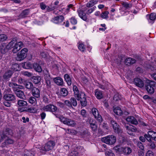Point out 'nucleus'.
I'll return each instance as SVG.
<instances>
[{
  "mask_svg": "<svg viewBox=\"0 0 156 156\" xmlns=\"http://www.w3.org/2000/svg\"><path fill=\"white\" fill-rule=\"evenodd\" d=\"M156 85L155 82L148 80L147 81L145 85V89L149 93L152 94L154 92V87Z\"/></svg>",
  "mask_w": 156,
  "mask_h": 156,
  "instance_id": "1",
  "label": "nucleus"
},
{
  "mask_svg": "<svg viewBox=\"0 0 156 156\" xmlns=\"http://www.w3.org/2000/svg\"><path fill=\"white\" fill-rule=\"evenodd\" d=\"M116 140V137L113 135H109L101 139V141L108 144L112 145L115 143Z\"/></svg>",
  "mask_w": 156,
  "mask_h": 156,
  "instance_id": "2",
  "label": "nucleus"
},
{
  "mask_svg": "<svg viewBox=\"0 0 156 156\" xmlns=\"http://www.w3.org/2000/svg\"><path fill=\"white\" fill-rule=\"evenodd\" d=\"M55 142L53 141H49L42 147L41 150V152L43 153L52 150L55 146Z\"/></svg>",
  "mask_w": 156,
  "mask_h": 156,
  "instance_id": "3",
  "label": "nucleus"
},
{
  "mask_svg": "<svg viewBox=\"0 0 156 156\" xmlns=\"http://www.w3.org/2000/svg\"><path fill=\"white\" fill-rule=\"evenodd\" d=\"M58 118L61 122L68 126L73 127L76 124L75 122L70 119L65 118L62 116H59Z\"/></svg>",
  "mask_w": 156,
  "mask_h": 156,
  "instance_id": "4",
  "label": "nucleus"
},
{
  "mask_svg": "<svg viewBox=\"0 0 156 156\" xmlns=\"http://www.w3.org/2000/svg\"><path fill=\"white\" fill-rule=\"evenodd\" d=\"M28 50L26 48L22 49L21 51L18 53L16 57V60L18 61H21L23 60L26 56Z\"/></svg>",
  "mask_w": 156,
  "mask_h": 156,
  "instance_id": "5",
  "label": "nucleus"
},
{
  "mask_svg": "<svg viewBox=\"0 0 156 156\" xmlns=\"http://www.w3.org/2000/svg\"><path fill=\"white\" fill-rule=\"evenodd\" d=\"M57 109L56 106L51 104L44 106L42 108V109L45 111L52 112H56Z\"/></svg>",
  "mask_w": 156,
  "mask_h": 156,
  "instance_id": "6",
  "label": "nucleus"
},
{
  "mask_svg": "<svg viewBox=\"0 0 156 156\" xmlns=\"http://www.w3.org/2000/svg\"><path fill=\"white\" fill-rule=\"evenodd\" d=\"M111 123L112 125L115 133L118 134L122 133V131L120 128L119 126L115 121L113 119H111Z\"/></svg>",
  "mask_w": 156,
  "mask_h": 156,
  "instance_id": "7",
  "label": "nucleus"
},
{
  "mask_svg": "<svg viewBox=\"0 0 156 156\" xmlns=\"http://www.w3.org/2000/svg\"><path fill=\"white\" fill-rule=\"evenodd\" d=\"M4 95L3 96V98L7 101H15V95L12 94H7L6 91L4 92Z\"/></svg>",
  "mask_w": 156,
  "mask_h": 156,
  "instance_id": "8",
  "label": "nucleus"
},
{
  "mask_svg": "<svg viewBox=\"0 0 156 156\" xmlns=\"http://www.w3.org/2000/svg\"><path fill=\"white\" fill-rule=\"evenodd\" d=\"M14 73L13 71L7 70L5 71L2 76L3 79L5 81H8L12 77Z\"/></svg>",
  "mask_w": 156,
  "mask_h": 156,
  "instance_id": "9",
  "label": "nucleus"
},
{
  "mask_svg": "<svg viewBox=\"0 0 156 156\" xmlns=\"http://www.w3.org/2000/svg\"><path fill=\"white\" fill-rule=\"evenodd\" d=\"M92 112L95 118L100 122H101L102 121V118L101 116L99 114L98 110L95 108H93L92 109Z\"/></svg>",
  "mask_w": 156,
  "mask_h": 156,
  "instance_id": "10",
  "label": "nucleus"
},
{
  "mask_svg": "<svg viewBox=\"0 0 156 156\" xmlns=\"http://www.w3.org/2000/svg\"><path fill=\"white\" fill-rule=\"evenodd\" d=\"M127 133L130 135L133 134V132L137 131V129L135 127L131 125H125L124 126Z\"/></svg>",
  "mask_w": 156,
  "mask_h": 156,
  "instance_id": "11",
  "label": "nucleus"
},
{
  "mask_svg": "<svg viewBox=\"0 0 156 156\" xmlns=\"http://www.w3.org/2000/svg\"><path fill=\"white\" fill-rule=\"evenodd\" d=\"M23 44V43L21 41L16 43L13 47L12 52L14 53H16L22 48Z\"/></svg>",
  "mask_w": 156,
  "mask_h": 156,
  "instance_id": "12",
  "label": "nucleus"
},
{
  "mask_svg": "<svg viewBox=\"0 0 156 156\" xmlns=\"http://www.w3.org/2000/svg\"><path fill=\"white\" fill-rule=\"evenodd\" d=\"M133 81L135 84L138 87L141 88L144 86L143 81L140 78H136L134 79Z\"/></svg>",
  "mask_w": 156,
  "mask_h": 156,
  "instance_id": "13",
  "label": "nucleus"
},
{
  "mask_svg": "<svg viewBox=\"0 0 156 156\" xmlns=\"http://www.w3.org/2000/svg\"><path fill=\"white\" fill-rule=\"evenodd\" d=\"M13 90L18 97L22 99H24L25 98L24 92L22 91L16 89H14Z\"/></svg>",
  "mask_w": 156,
  "mask_h": 156,
  "instance_id": "14",
  "label": "nucleus"
},
{
  "mask_svg": "<svg viewBox=\"0 0 156 156\" xmlns=\"http://www.w3.org/2000/svg\"><path fill=\"white\" fill-rule=\"evenodd\" d=\"M126 120L128 122L134 125H137L138 122L136 119L133 116H129L126 119Z\"/></svg>",
  "mask_w": 156,
  "mask_h": 156,
  "instance_id": "15",
  "label": "nucleus"
},
{
  "mask_svg": "<svg viewBox=\"0 0 156 156\" xmlns=\"http://www.w3.org/2000/svg\"><path fill=\"white\" fill-rule=\"evenodd\" d=\"M40 90L37 88L34 87L31 90L32 95L35 98H39L40 97Z\"/></svg>",
  "mask_w": 156,
  "mask_h": 156,
  "instance_id": "16",
  "label": "nucleus"
},
{
  "mask_svg": "<svg viewBox=\"0 0 156 156\" xmlns=\"http://www.w3.org/2000/svg\"><path fill=\"white\" fill-rule=\"evenodd\" d=\"M44 79L47 86V87L48 88H50L51 85V78L50 76V75L45 74V75Z\"/></svg>",
  "mask_w": 156,
  "mask_h": 156,
  "instance_id": "17",
  "label": "nucleus"
},
{
  "mask_svg": "<svg viewBox=\"0 0 156 156\" xmlns=\"http://www.w3.org/2000/svg\"><path fill=\"white\" fill-rule=\"evenodd\" d=\"M64 18L62 15L55 17L53 19V22L56 24H59L63 22Z\"/></svg>",
  "mask_w": 156,
  "mask_h": 156,
  "instance_id": "18",
  "label": "nucleus"
},
{
  "mask_svg": "<svg viewBox=\"0 0 156 156\" xmlns=\"http://www.w3.org/2000/svg\"><path fill=\"white\" fill-rule=\"evenodd\" d=\"M29 9H26L23 11L18 16V19L23 18L26 17L29 13Z\"/></svg>",
  "mask_w": 156,
  "mask_h": 156,
  "instance_id": "19",
  "label": "nucleus"
},
{
  "mask_svg": "<svg viewBox=\"0 0 156 156\" xmlns=\"http://www.w3.org/2000/svg\"><path fill=\"white\" fill-rule=\"evenodd\" d=\"M136 62V61L134 59L129 57L125 60L124 63L126 65L129 66L134 63Z\"/></svg>",
  "mask_w": 156,
  "mask_h": 156,
  "instance_id": "20",
  "label": "nucleus"
},
{
  "mask_svg": "<svg viewBox=\"0 0 156 156\" xmlns=\"http://www.w3.org/2000/svg\"><path fill=\"white\" fill-rule=\"evenodd\" d=\"M5 139V141L2 144L3 147H5L6 145L13 144L14 142V140L9 137H7Z\"/></svg>",
  "mask_w": 156,
  "mask_h": 156,
  "instance_id": "21",
  "label": "nucleus"
},
{
  "mask_svg": "<svg viewBox=\"0 0 156 156\" xmlns=\"http://www.w3.org/2000/svg\"><path fill=\"white\" fill-rule=\"evenodd\" d=\"M95 95L97 98L98 99H101L103 97L102 91L98 89H96L94 91Z\"/></svg>",
  "mask_w": 156,
  "mask_h": 156,
  "instance_id": "22",
  "label": "nucleus"
},
{
  "mask_svg": "<svg viewBox=\"0 0 156 156\" xmlns=\"http://www.w3.org/2000/svg\"><path fill=\"white\" fill-rule=\"evenodd\" d=\"M7 46L6 44L5 43L0 44V50L2 53L5 54L8 51V49L7 48Z\"/></svg>",
  "mask_w": 156,
  "mask_h": 156,
  "instance_id": "23",
  "label": "nucleus"
},
{
  "mask_svg": "<svg viewBox=\"0 0 156 156\" xmlns=\"http://www.w3.org/2000/svg\"><path fill=\"white\" fill-rule=\"evenodd\" d=\"M53 80L58 85L62 86L63 84V80L60 77H56L53 79Z\"/></svg>",
  "mask_w": 156,
  "mask_h": 156,
  "instance_id": "24",
  "label": "nucleus"
},
{
  "mask_svg": "<svg viewBox=\"0 0 156 156\" xmlns=\"http://www.w3.org/2000/svg\"><path fill=\"white\" fill-rule=\"evenodd\" d=\"M3 134L5 135L6 138L8 137V136H11L12 134V130L9 128H7L3 131L2 132Z\"/></svg>",
  "mask_w": 156,
  "mask_h": 156,
  "instance_id": "25",
  "label": "nucleus"
},
{
  "mask_svg": "<svg viewBox=\"0 0 156 156\" xmlns=\"http://www.w3.org/2000/svg\"><path fill=\"white\" fill-rule=\"evenodd\" d=\"M132 152L131 149L129 147H126L123 148L122 153L125 155L129 154Z\"/></svg>",
  "mask_w": 156,
  "mask_h": 156,
  "instance_id": "26",
  "label": "nucleus"
},
{
  "mask_svg": "<svg viewBox=\"0 0 156 156\" xmlns=\"http://www.w3.org/2000/svg\"><path fill=\"white\" fill-rule=\"evenodd\" d=\"M24 86L27 89L29 90H31L34 87L32 83L27 80L24 83Z\"/></svg>",
  "mask_w": 156,
  "mask_h": 156,
  "instance_id": "27",
  "label": "nucleus"
},
{
  "mask_svg": "<svg viewBox=\"0 0 156 156\" xmlns=\"http://www.w3.org/2000/svg\"><path fill=\"white\" fill-rule=\"evenodd\" d=\"M33 67L35 70L38 72H41L42 70L41 67L37 63H35L33 64Z\"/></svg>",
  "mask_w": 156,
  "mask_h": 156,
  "instance_id": "28",
  "label": "nucleus"
},
{
  "mask_svg": "<svg viewBox=\"0 0 156 156\" xmlns=\"http://www.w3.org/2000/svg\"><path fill=\"white\" fill-rule=\"evenodd\" d=\"M79 15L83 20L86 21L87 18L86 15L83 10H80L78 12Z\"/></svg>",
  "mask_w": 156,
  "mask_h": 156,
  "instance_id": "29",
  "label": "nucleus"
},
{
  "mask_svg": "<svg viewBox=\"0 0 156 156\" xmlns=\"http://www.w3.org/2000/svg\"><path fill=\"white\" fill-rule=\"evenodd\" d=\"M114 112L118 115H121L122 114V111L121 108L119 107H116L113 109Z\"/></svg>",
  "mask_w": 156,
  "mask_h": 156,
  "instance_id": "30",
  "label": "nucleus"
},
{
  "mask_svg": "<svg viewBox=\"0 0 156 156\" xmlns=\"http://www.w3.org/2000/svg\"><path fill=\"white\" fill-rule=\"evenodd\" d=\"M64 79L69 86L72 83L71 80L69 75L67 74H65Z\"/></svg>",
  "mask_w": 156,
  "mask_h": 156,
  "instance_id": "31",
  "label": "nucleus"
},
{
  "mask_svg": "<svg viewBox=\"0 0 156 156\" xmlns=\"http://www.w3.org/2000/svg\"><path fill=\"white\" fill-rule=\"evenodd\" d=\"M75 97L77 98L78 100L79 101L80 99H82L83 98H85L86 96L84 93L80 91L77 95H76Z\"/></svg>",
  "mask_w": 156,
  "mask_h": 156,
  "instance_id": "32",
  "label": "nucleus"
},
{
  "mask_svg": "<svg viewBox=\"0 0 156 156\" xmlns=\"http://www.w3.org/2000/svg\"><path fill=\"white\" fill-rule=\"evenodd\" d=\"M32 80L34 83H38L41 81V77L39 76H33L32 78Z\"/></svg>",
  "mask_w": 156,
  "mask_h": 156,
  "instance_id": "33",
  "label": "nucleus"
},
{
  "mask_svg": "<svg viewBox=\"0 0 156 156\" xmlns=\"http://www.w3.org/2000/svg\"><path fill=\"white\" fill-rule=\"evenodd\" d=\"M26 112L30 113H35L37 112V110L34 107H31L29 108H26Z\"/></svg>",
  "mask_w": 156,
  "mask_h": 156,
  "instance_id": "34",
  "label": "nucleus"
},
{
  "mask_svg": "<svg viewBox=\"0 0 156 156\" xmlns=\"http://www.w3.org/2000/svg\"><path fill=\"white\" fill-rule=\"evenodd\" d=\"M97 3V1L95 0H92L87 3L86 6L88 7H90L94 6Z\"/></svg>",
  "mask_w": 156,
  "mask_h": 156,
  "instance_id": "35",
  "label": "nucleus"
},
{
  "mask_svg": "<svg viewBox=\"0 0 156 156\" xmlns=\"http://www.w3.org/2000/svg\"><path fill=\"white\" fill-rule=\"evenodd\" d=\"M60 94L62 96L65 97L67 95L68 92L66 88H62L61 89Z\"/></svg>",
  "mask_w": 156,
  "mask_h": 156,
  "instance_id": "36",
  "label": "nucleus"
},
{
  "mask_svg": "<svg viewBox=\"0 0 156 156\" xmlns=\"http://www.w3.org/2000/svg\"><path fill=\"white\" fill-rule=\"evenodd\" d=\"M23 67L26 69H31L33 65L30 62H25L23 66Z\"/></svg>",
  "mask_w": 156,
  "mask_h": 156,
  "instance_id": "37",
  "label": "nucleus"
},
{
  "mask_svg": "<svg viewBox=\"0 0 156 156\" xmlns=\"http://www.w3.org/2000/svg\"><path fill=\"white\" fill-rule=\"evenodd\" d=\"M17 104L20 106H24L27 105V101L23 100H19L18 101Z\"/></svg>",
  "mask_w": 156,
  "mask_h": 156,
  "instance_id": "38",
  "label": "nucleus"
},
{
  "mask_svg": "<svg viewBox=\"0 0 156 156\" xmlns=\"http://www.w3.org/2000/svg\"><path fill=\"white\" fill-rule=\"evenodd\" d=\"M24 156H34V152L31 151L26 150L24 153Z\"/></svg>",
  "mask_w": 156,
  "mask_h": 156,
  "instance_id": "39",
  "label": "nucleus"
},
{
  "mask_svg": "<svg viewBox=\"0 0 156 156\" xmlns=\"http://www.w3.org/2000/svg\"><path fill=\"white\" fill-rule=\"evenodd\" d=\"M90 124L91 128L94 132H95L97 129V126L95 122H92L91 121H90Z\"/></svg>",
  "mask_w": 156,
  "mask_h": 156,
  "instance_id": "40",
  "label": "nucleus"
},
{
  "mask_svg": "<svg viewBox=\"0 0 156 156\" xmlns=\"http://www.w3.org/2000/svg\"><path fill=\"white\" fill-rule=\"evenodd\" d=\"M151 131H149L147 132V134L144 135V136L147 140L149 142H151Z\"/></svg>",
  "mask_w": 156,
  "mask_h": 156,
  "instance_id": "41",
  "label": "nucleus"
},
{
  "mask_svg": "<svg viewBox=\"0 0 156 156\" xmlns=\"http://www.w3.org/2000/svg\"><path fill=\"white\" fill-rule=\"evenodd\" d=\"M147 16H148L149 19L152 21H154L156 19V15L154 13H151L150 15H147Z\"/></svg>",
  "mask_w": 156,
  "mask_h": 156,
  "instance_id": "42",
  "label": "nucleus"
},
{
  "mask_svg": "<svg viewBox=\"0 0 156 156\" xmlns=\"http://www.w3.org/2000/svg\"><path fill=\"white\" fill-rule=\"evenodd\" d=\"M28 101L29 103L32 104H35L37 103L36 99L33 97H30Z\"/></svg>",
  "mask_w": 156,
  "mask_h": 156,
  "instance_id": "43",
  "label": "nucleus"
},
{
  "mask_svg": "<svg viewBox=\"0 0 156 156\" xmlns=\"http://www.w3.org/2000/svg\"><path fill=\"white\" fill-rule=\"evenodd\" d=\"M80 101L81 105L83 106H85L87 105V101L86 98H83L82 99L79 100Z\"/></svg>",
  "mask_w": 156,
  "mask_h": 156,
  "instance_id": "44",
  "label": "nucleus"
},
{
  "mask_svg": "<svg viewBox=\"0 0 156 156\" xmlns=\"http://www.w3.org/2000/svg\"><path fill=\"white\" fill-rule=\"evenodd\" d=\"M8 38L7 36L4 34H0V41H4L6 40Z\"/></svg>",
  "mask_w": 156,
  "mask_h": 156,
  "instance_id": "45",
  "label": "nucleus"
},
{
  "mask_svg": "<svg viewBox=\"0 0 156 156\" xmlns=\"http://www.w3.org/2000/svg\"><path fill=\"white\" fill-rule=\"evenodd\" d=\"M123 148V147L118 146L115 147L114 149L116 152H118L120 153H122Z\"/></svg>",
  "mask_w": 156,
  "mask_h": 156,
  "instance_id": "46",
  "label": "nucleus"
},
{
  "mask_svg": "<svg viewBox=\"0 0 156 156\" xmlns=\"http://www.w3.org/2000/svg\"><path fill=\"white\" fill-rule=\"evenodd\" d=\"M109 12L108 11H105L102 12L101 14V17L104 19H107L108 18V14Z\"/></svg>",
  "mask_w": 156,
  "mask_h": 156,
  "instance_id": "47",
  "label": "nucleus"
},
{
  "mask_svg": "<svg viewBox=\"0 0 156 156\" xmlns=\"http://www.w3.org/2000/svg\"><path fill=\"white\" fill-rule=\"evenodd\" d=\"M73 90L74 92L75 96L77 95L80 92L79 91L77 87L76 86H73Z\"/></svg>",
  "mask_w": 156,
  "mask_h": 156,
  "instance_id": "48",
  "label": "nucleus"
},
{
  "mask_svg": "<svg viewBox=\"0 0 156 156\" xmlns=\"http://www.w3.org/2000/svg\"><path fill=\"white\" fill-rule=\"evenodd\" d=\"M123 58V55L119 56L118 58L116 59V62L118 64L120 65L121 64Z\"/></svg>",
  "mask_w": 156,
  "mask_h": 156,
  "instance_id": "49",
  "label": "nucleus"
},
{
  "mask_svg": "<svg viewBox=\"0 0 156 156\" xmlns=\"http://www.w3.org/2000/svg\"><path fill=\"white\" fill-rule=\"evenodd\" d=\"M27 80L22 79L21 77H19L18 80V82L20 84H23L24 85Z\"/></svg>",
  "mask_w": 156,
  "mask_h": 156,
  "instance_id": "50",
  "label": "nucleus"
},
{
  "mask_svg": "<svg viewBox=\"0 0 156 156\" xmlns=\"http://www.w3.org/2000/svg\"><path fill=\"white\" fill-rule=\"evenodd\" d=\"M78 48L81 51L83 52L85 50V48L83 44L81 43L79 45Z\"/></svg>",
  "mask_w": 156,
  "mask_h": 156,
  "instance_id": "51",
  "label": "nucleus"
},
{
  "mask_svg": "<svg viewBox=\"0 0 156 156\" xmlns=\"http://www.w3.org/2000/svg\"><path fill=\"white\" fill-rule=\"evenodd\" d=\"M122 5L123 6L127 9L130 8L132 6V5L129 3H128L127 2H123Z\"/></svg>",
  "mask_w": 156,
  "mask_h": 156,
  "instance_id": "52",
  "label": "nucleus"
},
{
  "mask_svg": "<svg viewBox=\"0 0 156 156\" xmlns=\"http://www.w3.org/2000/svg\"><path fill=\"white\" fill-rule=\"evenodd\" d=\"M9 86L13 88H19V86L16 83L9 82Z\"/></svg>",
  "mask_w": 156,
  "mask_h": 156,
  "instance_id": "53",
  "label": "nucleus"
},
{
  "mask_svg": "<svg viewBox=\"0 0 156 156\" xmlns=\"http://www.w3.org/2000/svg\"><path fill=\"white\" fill-rule=\"evenodd\" d=\"M22 74L24 76L29 77H30L32 75V74L31 73L28 71H23L22 72Z\"/></svg>",
  "mask_w": 156,
  "mask_h": 156,
  "instance_id": "54",
  "label": "nucleus"
},
{
  "mask_svg": "<svg viewBox=\"0 0 156 156\" xmlns=\"http://www.w3.org/2000/svg\"><path fill=\"white\" fill-rule=\"evenodd\" d=\"M106 155L107 156H114L115 155L112 153V151L109 150L108 151H106L105 152Z\"/></svg>",
  "mask_w": 156,
  "mask_h": 156,
  "instance_id": "55",
  "label": "nucleus"
},
{
  "mask_svg": "<svg viewBox=\"0 0 156 156\" xmlns=\"http://www.w3.org/2000/svg\"><path fill=\"white\" fill-rule=\"evenodd\" d=\"M72 104L74 106H76L77 105V102L75 99L74 98H71L70 99Z\"/></svg>",
  "mask_w": 156,
  "mask_h": 156,
  "instance_id": "56",
  "label": "nucleus"
},
{
  "mask_svg": "<svg viewBox=\"0 0 156 156\" xmlns=\"http://www.w3.org/2000/svg\"><path fill=\"white\" fill-rule=\"evenodd\" d=\"M151 138L152 140H156V132L151 131Z\"/></svg>",
  "mask_w": 156,
  "mask_h": 156,
  "instance_id": "57",
  "label": "nucleus"
},
{
  "mask_svg": "<svg viewBox=\"0 0 156 156\" xmlns=\"http://www.w3.org/2000/svg\"><path fill=\"white\" fill-rule=\"evenodd\" d=\"M137 145L138 147L141 150H144V147L143 144L140 142H138L137 143Z\"/></svg>",
  "mask_w": 156,
  "mask_h": 156,
  "instance_id": "58",
  "label": "nucleus"
},
{
  "mask_svg": "<svg viewBox=\"0 0 156 156\" xmlns=\"http://www.w3.org/2000/svg\"><path fill=\"white\" fill-rule=\"evenodd\" d=\"M18 66L19 65L15 63L13 64L12 65V69L16 71L18 70L17 67H18Z\"/></svg>",
  "mask_w": 156,
  "mask_h": 156,
  "instance_id": "59",
  "label": "nucleus"
},
{
  "mask_svg": "<svg viewBox=\"0 0 156 156\" xmlns=\"http://www.w3.org/2000/svg\"><path fill=\"white\" fill-rule=\"evenodd\" d=\"M70 22L73 24L75 25L77 23L76 20L74 17H72L70 19Z\"/></svg>",
  "mask_w": 156,
  "mask_h": 156,
  "instance_id": "60",
  "label": "nucleus"
},
{
  "mask_svg": "<svg viewBox=\"0 0 156 156\" xmlns=\"http://www.w3.org/2000/svg\"><path fill=\"white\" fill-rule=\"evenodd\" d=\"M43 100L45 104H48L50 102L49 98L46 96H44L43 97Z\"/></svg>",
  "mask_w": 156,
  "mask_h": 156,
  "instance_id": "61",
  "label": "nucleus"
},
{
  "mask_svg": "<svg viewBox=\"0 0 156 156\" xmlns=\"http://www.w3.org/2000/svg\"><path fill=\"white\" fill-rule=\"evenodd\" d=\"M13 44L12 41H10L7 45V48H8V50L11 49L13 46Z\"/></svg>",
  "mask_w": 156,
  "mask_h": 156,
  "instance_id": "62",
  "label": "nucleus"
},
{
  "mask_svg": "<svg viewBox=\"0 0 156 156\" xmlns=\"http://www.w3.org/2000/svg\"><path fill=\"white\" fill-rule=\"evenodd\" d=\"M6 138L5 135L2 132L0 133V142H2L4 139Z\"/></svg>",
  "mask_w": 156,
  "mask_h": 156,
  "instance_id": "63",
  "label": "nucleus"
},
{
  "mask_svg": "<svg viewBox=\"0 0 156 156\" xmlns=\"http://www.w3.org/2000/svg\"><path fill=\"white\" fill-rule=\"evenodd\" d=\"M41 56L44 58L47 57L48 55V54L45 51L42 52L41 53Z\"/></svg>",
  "mask_w": 156,
  "mask_h": 156,
  "instance_id": "64",
  "label": "nucleus"
}]
</instances>
